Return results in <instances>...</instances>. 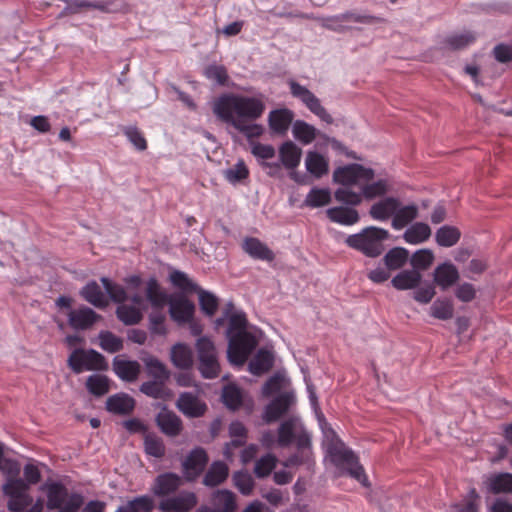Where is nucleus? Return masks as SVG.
I'll return each instance as SVG.
<instances>
[{
	"instance_id": "nucleus-1",
	"label": "nucleus",
	"mask_w": 512,
	"mask_h": 512,
	"mask_svg": "<svg viewBox=\"0 0 512 512\" xmlns=\"http://www.w3.org/2000/svg\"><path fill=\"white\" fill-rule=\"evenodd\" d=\"M265 111L263 96L248 97L223 94L213 104V113L223 123L231 125L248 140L263 134V127L254 123Z\"/></svg>"
},
{
	"instance_id": "nucleus-2",
	"label": "nucleus",
	"mask_w": 512,
	"mask_h": 512,
	"mask_svg": "<svg viewBox=\"0 0 512 512\" xmlns=\"http://www.w3.org/2000/svg\"><path fill=\"white\" fill-rule=\"evenodd\" d=\"M389 236V231L384 228L368 226L358 233L349 235L345 239V244L366 257L376 258L384 252V242Z\"/></svg>"
},
{
	"instance_id": "nucleus-3",
	"label": "nucleus",
	"mask_w": 512,
	"mask_h": 512,
	"mask_svg": "<svg viewBox=\"0 0 512 512\" xmlns=\"http://www.w3.org/2000/svg\"><path fill=\"white\" fill-rule=\"evenodd\" d=\"M328 453L335 466L346 470L352 478L363 486H368L367 475L363 466L359 463L358 457L343 442L339 440L332 442L328 447Z\"/></svg>"
},
{
	"instance_id": "nucleus-4",
	"label": "nucleus",
	"mask_w": 512,
	"mask_h": 512,
	"mask_svg": "<svg viewBox=\"0 0 512 512\" xmlns=\"http://www.w3.org/2000/svg\"><path fill=\"white\" fill-rule=\"evenodd\" d=\"M67 363L76 374H80L85 370L106 371L108 369V362L105 357L94 349H75L69 355Z\"/></svg>"
},
{
	"instance_id": "nucleus-5",
	"label": "nucleus",
	"mask_w": 512,
	"mask_h": 512,
	"mask_svg": "<svg viewBox=\"0 0 512 512\" xmlns=\"http://www.w3.org/2000/svg\"><path fill=\"white\" fill-rule=\"evenodd\" d=\"M374 176L375 172L372 168L352 163L336 168L333 172V181L343 187H361L363 182L372 181Z\"/></svg>"
},
{
	"instance_id": "nucleus-6",
	"label": "nucleus",
	"mask_w": 512,
	"mask_h": 512,
	"mask_svg": "<svg viewBox=\"0 0 512 512\" xmlns=\"http://www.w3.org/2000/svg\"><path fill=\"white\" fill-rule=\"evenodd\" d=\"M257 345L255 337L249 332H238L229 338L227 356L233 365H243Z\"/></svg>"
},
{
	"instance_id": "nucleus-7",
	"label": "nucleus",
	"mask_w": 512,
	"mask_h": 512,
	"mask_svg": "<svg viewBox=\"0 0 512 512\" xmlns=\"http://www.w3.org/2000/svg\"><path fill=\"white\" fill-rule=\"evenodd\" d=\"M29 486L23 479H7L3 485V493L9 500L7 508L11 512H21L32 503L28 494Z\"/></svg>"
},
{
	"instance_id": "nucleus-8",
	"label": "nucleus",
	"mask_w": 512,
	"mask_h": 512,
	"mask_svg": "<svg viewBox=\"0 0 512 512\" xmlns=\"http://www.w3.org/2000/svg\"><path fill=\"white\" fill-rule=\"evenodd\" d=\"M289 87L292 96L300 100L310 112L327 124L333 122L332 116L322 106L320 99L309 89L293 80L289 82Z\"/></svg>"
},
{
	"instance_id": "nucleus-9",
	"label": "nucleus",
	"mask_w": 512,
	"mask_h": 512,
	"mask_svg": "<svg viewBox=\"0 0 512 512\" xmlns=\"http://www.w3.org/2000/svg\"><path fill=\"white\" fill-rule=\"evenodd\" d=\"M310 434L297 417L284 420L278 427L277 445L289 447L292 443L298 444L299 435Z\"/></svg>"
},
{
	"instance_id": "nucleus-10",
	"label": "nucleus",
	"mask_w": 512,
	"mask_h": 512,
	"mask_svg": "<svg viewBox=\"0 0 512 512\" xmlns=\"http://www.w3.org/2000/svg\"><path fill=\"white\" fill-rule=\"evenodd\" d=\"M197 502L194 492L182 491L175 496L162 499L158 508L161 512H190Z\"/></svg>"
},
{
	"instance_id": "nucleus-11",
	"label": "nucleus",
	"mask_w": 512,
	"mask_h": 512,
	"mask_svg": "<svg viewBox=\"0 0 512 512\" xmlns=\"http://www.w3.org/2000/svg\"><path fill=\"white\" fill-rule=\"evenodd\" d=\"M296 448L297 451L282 462L283 466L286 468H292L300 465H307L309 467L313 462L311 434L299 435Z\"/></svg>"
},
{
	"instance_id": "nucleus-12",
	"label": "nucleus",
	"mask_w": 512,
	"mask_h": 512,
	"mask_svg": "<svg viewBox=\"0 0 512 512\" xmlns=\"http://www.w3.org/2000/svg\"><path fill=\"white\" fill-rule=\"evenodd\" d=\"M293 396L289 393H282L274 398L266 407L263 414L265 423L270 424L279 420L285 415L293 403Z\"/></svg>"
},
{
	"instance_id": "nucleus-13",
	"label": "nucleus",
	"mask_w": 512,
	"mask_h": 512,
	"mask_svg": "<svg viewBox=\"0 0 512 512\" xmlns=\"http://www.w3.org/2000/svg\"><path fill=\"white\" fill-rule=\"evenodd\" d=\"M155 421L160 431L169 437L178 436L183 429L181 418L166 407H163L156 415Z\"/></svg>"
},
{
	"instance_id": "nucleus-14",
	"label": "nucleus",
	"mask_w": 512,
	"mask_h": 512,
	"mask_svg": "<svg viewBox=\"0 0 512 512\" xmlns=\"http://www.w3.org/2000/svg\"><path fill=\"white\" fill-rule=\"evenodd\" d=\"M182 478L172 472L158 475L152 485L151 491L155 496L165 497L175 493L182 485Z\"/></svg>"
},
{
	"instance_id": "nucleus-15",
	"label": "nucleus",
	"mask_w": 512,
	"mask_h": 512,
	"mask_svg": "<svg viewBox=\"0 0 512 512\" xmlns=\"http://www.w3.org/2000/svg\"><path fill=\"white\" fill-rule=\"evenodd\" d=\"M208 463V455L203 448L193 449L183 461V469L188 480L199 476Z\"/></svg>"
},
{
	"instance_id": "nucleus-16",
	"label": "nucleus",
	"mask_w": 512,
	"mask_h": 512,
	"mask_svg": "<svg viewBox=\"0 0 512 512\" xmlns=\"http://www.w3.org/2000/svg\"><path fill=\"white\" fill-rule=\"evenodd\" d=\"M101 316L89 307L70 310L68 313L69 325L76 330L89 329Z\"/></svg>"
},
{
	"instance_id": "nucleus-17",
	"label": "nucleus",
	"mask_w": 512,
	"mask_h": 512,
	"mask_svg": "<svg viewBox=\"0 0 512 512\" xmlns=\"http://www.w3.org/2000/svg\"><path fill=\"white\" fill-rule=\"evenodd\" d=\"M176 405L184 415L193 418L203 416L207 410L206 404L190 392L181 393Z\"/></svg>"
},
{
	"instance_id": "nucleus-18",
	"label": "nucleus",
	"mask_w": 512,
	"mask_h": 512,
	"mask_svg": "<svg viewBox=\"0 0 512 512\" xmlns=\"http://www.w3.org/2000/svg\"><path fill=\"white\" fill-rule=\"evenodd\" d=\"M433 280L441 290L445 291L459 280L458 269L450 262L442 263L435 268Z\"/></svg>"
},
{
	"instance_id": "nucleus-19",
	"label": "nucleus",
	"mask_w": 512,
	"mask_h": 512,
	"mask_svg": "<svg viewBox=\"0 0 512 512\" xmlns=\"http://www.w3.org/2000/svg\"><path fill=\"white\" fill-rule=\"evenodd\" d=\"M242 249L252 258L267 262L275 259L274 252L262 241L255 237H247L243 241Z\"/></svg>"
},
{
	"instance_id": "nucleus-20",
	"label": "nucleus",
	"mask_w": 512,
	"mask_h": 512,
	"mask_svg": "<svg viewBox=\"0 0 512 512\" xmlns=\"http://www.w3.org/2000/svg\"><path fill=\"white\" fill-rule=\"evenodd\" d=\"M401 205L399 199L395 197H386L374 203L369 210L370 216L377 221H386L394 217L397 208Z\"/></svg>"
},
{
	"instance_id": "nucleus-21",
	"label": "nucleus",
	"mask_w": 512,
	"mask_h": 512,
	"mask_svg": "<svg viewBox=\"0 0 512 512\" xmlns=\"http://www.w3.org/2000/svg\"><path fill=\"white\" fill-rule=\"evenodd\" d=\"M326 215L331 222L352 226L359 222L360 216L358 211L353 207L337 206L326 210Z\"/></svg>"
},
{
	"instance_id": "nucleus-22",
	"label": "nucleus",
	"mask_w": 512,
	"mask_h": 512,
	"mask_svg": "<svg viewBox=\"0 0 512 512\" xmlns=\"http://www.w3.org/2000/svg\"><path fill=\"white\" fill-rule=\"evenodd\" d=\"M170 316L177 323H186L193 318L195 306L187 298L181 297L175 300H170Z\"/></svg>"
},
{
	"instance_id": "nucleus-23",
	"label": "nucleus",
	"mask_w": 512,
	"mask_h": 512,
	"mask_svg": "<svg viewBox=\"0 0 512 512\" xmlns=\"http://www.w3.org/2000/svg\"><path fill=\"white\" fill-rule=\"evenodd\" d=\"M135 408V400L125 393H118L108 397L106 409L116 415H129Z\"/></svg>"
},
{
	"instance_id": "nucleus-24",
	"label": "nucleus",
	"mask_w": 512,
	"mask_h": 512,
	"mask_svg": "<svg viewBox=\"0 0 512 512\" xmlns=\"http://www.w3.org/2000/svg\"><path fill=\"white\" fill-rule=\"evenodd\" d=\"M294 118V113L287 109L272 110L268 116L270 129L277 134H285Z\"/></svg>"
},
{
	"instance_id": "nucleus-25",
	"label": "nucleus",
	"mask_w": 512,
	"mask_h": 512,
	"mask_svg": "<svg viewBox=\"0 0 512 512\" xmlns=\"http://www.w3.org/2000/svg\"><path fill=\"white\" fill-rule=\"evenodd\" d=\"M306 170L316 179H320L329 172V162L327 158L318 152L310 151L305 158Z\"/></svg>"
},
{
	"instance_id": "nucleus-26",
	"label": "nucleus",
	"mask_w": 512,
	"mask_h": 512,
	"mask_svg": "<svg viewBox=\"0 0 512 512\" xmlns=\"http://www.w3.org/2000/svg\"><path fill=\"white\" fill-rule=\"evenodd\" d=\"M146 298L155 310H162L170 301L168 294L161 289L156 278H150L148 280Z\"/></svg>"
},
{
	"instance_id": "nucleus-27",
	"label": "nucleus",
	"mask_w": 512,
	"mask_h": 512,
	"mask_svg": "<svg viewBox=\"0 0 512 512\" xmlns=\"http://www.w3.org/2000/svg\"><path fill=\"white\" fill-rule=\"evenodd\" d=\"M113 370L120 379L133 382L140 373V364L137 361L122 360L116 357L113 360Z\"/></svg>"
},
{
	"instance_id": "nucleus-28",
	"label": "nucleus",
	"mask_w": 512,
	"mask_h": 512,
	"mask_svg": "<svg viewBox=\"0 0 512 512\" xmlns=\"http://www.w3.org/2000/svg\"><path fill=\"white\" fill-rule=\"evenodd\" d=\"M171 361L174 366L188 370L193 365L192 349L184 343H177L171 348Z\"/></svg>"
},
{
	"instance_id": "nucleus-29",
	"label": "nucleus",
	"mask_w": 512,
	"mask_h": 512,
	"mask_svg": "<svg viewBox=\"0 0 512 512\" xmlns=\"http://www.w3.org/2000/svg\"><path fill=\"white\" fill-rule=\"evenodd\" d=\"M422 275L416 270H403L393 277L391 283L397 290L415 289L419 286Z\"/></svg>"
},
{
	"instance_id": "nucleus-30",
	"label": "nucleus",
	"mask_w": 512,
	"mask_h": 512,
	"mask_svg": "<svg viewBox=\"0 0 512 512\" xmlns=\"http://www.w3.org/2000/svg\"><path fill=\"white\" fill-rule=\"evenodd\" d=\"M228 475L229 468L224 462H213L203 478V484L208 487H216L222 484Z\"/></svg>"
},
{
	"instance_id": "nucleus-31",
	"label": "nucleus",
	"mask_w": 512,
	"mask_h": 512,
	"mask_svg": "<svg viewBox=\"0 0 512 512\" xmlns=\"http://www.w3.org/2000/svg\"><path fill=\"white\" fill-rule=\"evenodd\" d=\"M211 504L218 512H235L237 508L235 494L229 490H216L213 492Z\"/></svg>"
},
{
	"instance_id": "nucleus-32",
	"label": "nucleus",
	"mask_w": 512,
	"mask_h": 512,
	"mask_svg": "<svg viewBox=\"0 0 512 512\" xmlns=\"http://www.w3.org/2000/svg\"><path fill=\"white\" fill-rule=\"evenodd\" d=\"M274 363V357L271 352L260 349L253 359L249 362V371L256 376L268 372Z\"/></svg>"
},
{
	"instance_id": "nucleus-33",
	"label": "nucleus",
	"mask_w": 512,
	"mask_h": 512,
	"mask_svg": "<svg viewBox=\"0 0 512 512\" xmlns=\"http://www.w3.org/2000/svg\"><path fill=\"white\" fill-rule=\"evenodd\" d=\"M167 381L161 380H152L142 383L140 386V391L147 395L148 397L159 399V400H169L172 397V392L166 386Z\"/></svg>"
},
{
	"instance_id": "nucleus-34",
	"label": "nucleus",
	"mask_w": 512,
	"mask_h": 512,
	"mask_svg": "<svg viewBox=\"0 0 512 512\" xmlns=\"http://www.w3.org/2000/svg\"><path fill=\"white\" fill-rule=\"evenodd\" d=\"M418 206L416 204H409L397 208L395 216L392 218V227L395 230H401L409 225L413 220L418 217Z\"/></svg>"
},
{
	"instance_id": "nucleus-35",
	"label": "nucleus",
	"mask_w": 512,
	"mask_h": 512,
	"mask_svg": "<svg viewBox=\"0 0 512 512\" xmlns=\"http://www.w3.org/2000/svg\"><path fill=\"white\" fill-rule=\"evenodd\" d=\"M431 236V228L423 222H416L411 225L404 233L403 239L408 244H420L428 240Z\"/></svg>"
},
{
	"instance_id": "nucleus-36",
	"label": "nucleus",
	"mask_w": 512,
	"mask_h": 512,
	"mask_svg": "<svg viewBox=\"0 0 512 512\" xmlns=\"http://www.w3.org/2000/svg\"><path fill=\"white\" fill-rule=\"evenodd\" d=\"M80 294L87 302L97 308L103 309L108 305V300L106 299L100 286L95 281L85 285L82 288Z\"/></svg>"
},
{
	"instance_id": "nucleus-37",
	"label": "nucleus",
	"mask_w": 512,
	"mask_h": 512,
	"mask_svg": "<svg viewBox=\"0 0 512 512\" xmlns=\"http://www.w3.org/2000/svg\"><path fill=\"white\" fill-rule=\"evenodd\" d=\"M279 155L282 164L287 169H294L300 163L301 149L297 147L293 142L287 141L280 147Z\"/></svg>"
},
{
	"instance_id": "nucleus-38",
	"label": "nucleus",
	"mask_w": 512,
	"mask_h": 512,
	"mask_svg": "<svg viewBox=\"0 0 512 512\" xmlns=\"http://www.w3.org/2000/svg\"><path fill=\"white\" fill-rule=\"evenodd\" d=\"M409 252L402 247H394L390 249L384 256V265L390 271L401 269L408 261Z\"/></svg>"
},
{
	"instance_id": "nucleus-39",
	"label": "nucleus",
	"mask_w": 512,
	"mask_h": 512,
	"mask_svg": "<svg viewBox=\"0 0 512 512\" xmlns=\"http://www.w3.org/2000/svg\"><path fill=\"white\" fill-rule=\"evenodd\" d=\"M390 182L388 179H379L375 182H363L361 190L366 200H372L377 197H382L390 191Z\"/></svg>"
},
{
	"instance_id": "nucleus-40",
	"label": "nucleus",
	"mask_w": 512,
	"mask_h": 512,
	"mask_svg": "<svg viewBox=\"0 0 512 512\" xmlns=\"http://www.w3.org/2000/svg\"><path fill=\"white\" fill-rule=\"evenodd\" d=\"M461 232L457 227L444 225L435 234L436 243L441 247H452L458 243Z\"/></svg>"
},
{
	"instance_id": "nucleus-41",
	"label": "nucleus",
	"mask_w": 512,
	"mask_h": 512,
	"mask_svg": "<svg viewBox=\"0 0 512 512\" xmlns=\"http://www.w3.org/2000/svg\"><path fill=\"white\" fill-rule=\"evenodd\" d=\"M68 496L66 487L60 483H52L47 490V507L60 509Z\"/></svg>"
},
{
	"instance_id": "nucleus-42",
	"label": "nucleus",
	"mask_w": 512,
	"mask_h": 512,
	"mask_svg": "<svg viewBox=\"0 0 512 512\" xmlns=\"http://www.w3.org/2000/svg\"><path fill=\"white\" fill-rule=\"evenodd\" d=\"M331 202V192L327 188H312L304 200V204L310 208H319Z\"/></svg>"
},
{
	"instance_id": "nucleus-43",
	"label": "nucleus",
	"mask_w": 512,
	"mask_h": 512,
	"mask_svg": "<svg viewBox=\"0 0 512 512\" xmlns=\"http://www.w3.org/2000/svg\"><path fill=\"white\" fill-rule=\"evenodd\" d=\"M454 306L450 299L438 298L430 306V315L439 320H449L453 317Z\"/></svg>"
},
{
	"instance_id": "nucleus-44",
	"label": "nucleus",
	"mask_w": 512,
	"mask_h": 512,
	"mask_svg": "<svg viewBox=\"0 0 512 512\" xmlns=\"http://www.w3.org/2000/svg\"><path fill=\"white\" fill-rule=\"evenodd\" d=\"M294 137L303 144H310L316 138L317 130L314 126L302 120H297L292 129Z\"/></svg>"
},
{
	"instance_id": "nucleus-45",
	"label": "nucleus",
	"mask_w": 512,
	"mask_h": 512,
	"mask_svg": "<svg viewBox=\"0 0 512 512\" xmlns=\"http://www.w3.org/2000/svg\"><path fill=\"white\" fill-rule=\"evenodd\" d=\"M117 318L125 325H135L142 320V312L139 308L121 303L116 309Z\"/></svg>"
},
{
	"instance_id": "nucleus-46",
	"label": "nucleus",
	"mask_w": 512,
	"mask_h": 512,
	"mask_svg": "<svg viewBox=\"0 0 512 512\" xmlns=\"http://www.w3.org/2000/svg\"><path fill=\"white\" fill-rule=\"evenodd\" d=\"M334 198L340 203L355 207L362 203L364 196L362 190L360 192H355L352 190V187L342 186L335 190Z\"/></svg>"
},
{
	"instance_id": "nucleus-47",
	"label": "nucleus",
	"mask_w": 512,
	"mask_h": 512,
	"mask_svg": "<svg viewBox=\"0 0 512 512\" xmlns=\"http://www.w3.org/2000/svg\"><path fill=\"white\" fill-rule=\"evenodd\" d=\"M489 490L493 494L512 493V474L499 473L489 480Z\"/></svg>"
},
{
	"instance_id": "nucleus-48",
	"label": "nucleus",
	"mask_w": 512,
	"mask_h": 512,
	"mask_svg": "<svg viewBox=\"0 0 512 512\" xmlns=\"http://www.w3.org/2000/svg\"><path fill=\"white\" fill-rule=\"evenodd\" d=\"M86 388L96 397L103 396L110 390L109 379L104 375H90L86 380Z\"/></svg>"
},
{
	"instance_id": "nucleus-49",
	"label": "nucleus",
	"mask_w": 512,
	"mask_h": 512,
	"mask_svg": "<svg viewBox=\"0 0 512 512\" xmlns=\"http://www.w3.org/2000/svg\"><path fill=\"white\" fill-rule=\"evenodd\" d=\"M144 449L149 456L161 459L164 457L166 448L163 440L155 434L147 433L144 437Z\"/></svg>"
},
{
	"instance_id": "nucleus-50",
	"label": "nucleus",
	"mask_w": 512,
	"mask_h": 512,
	"mask_svg": "<svg viewBox=\"0 0 512 512\" xmlns=\"http://www.w3.org/2000/svg\"><path fill=\"white\" fill-rule=\"evenodd\" d=\"M99 346L108 353H117L123 349V340L110 331L99 333Z\"/></svg>"
},
{
	"instance_id": "nucleus-51",
	"label": "nucleus",
	"mask_w": 512,
	"mask_h": 512,
	"mask_svg": "<svg viewBox=\"0 0 512 512\" xmlns=\"http://www.w3.org/2000/svg\"><path fill=\"white\" fill-rule=\"evenodd\" d=\"M222 400L225 406L230 410L239 409L243 400L241 390L236 385H226L223 388Z\"/></svg>"
},
{
	"instance_id": "nucleus-52",
	"label": "nucleus",
	"mask_w": 512,
	"mask_h": 512,
	"mask_svg": "<svg viewBox=\"0 0 512 512\" xmlns=\"http://www.w3.org/2000/svg\"><path fill=\"white\" fill-rule=\"evenodd\" d=\"M148 375L153 377L154 380L168 381L170 372L166 366L157 358L151 357L145 360Z\"/></svg>"
},
{
	"instance_id": "nucleus-53",
	"label": "nucleus",
	"mask_w": 512,
	"mask_h": 512,
	"mask_svg": "<svg viewBox=\"0 0 512 512\" xmlns=\"http://www.w3.org/2000/svg\"><path fill=\"white\" fill-rule=\"evenodd\" d=\"M434 261V254L429 249H421L416 251L411 259L410 263L413 267L412 270L423 271L428 269Z\"/></svg>"
},
{
	"instance_id": "nucleus-54",
	"label": "nucleus",
	"mask_w": 512,
	"mask_h": 512,
	"mask_svg": "<svg viewBox=\"0 0 512 512\" xmlns=\"http://www.w3.org/2000/svg\"><path fill=\"white\" fill-rule=\"evenodd\" d=\"M277 458L273 454H266L259 458L254 467V474L257 478H265L275 468Z\"/></svg>"
},
{
	"instance_id": "nucleus-55",
	"label": "nucleus",
	"mask_w": 512,
	"mask_h": 512,
	"mask_svg": "<svg viewBox=\"0 0 512 512\" xmlns=\"http://www.w3.org/2000/svg\"><path fill=\"white\" fill-rule=\"evenodd\" d=\"M20 464L18 461L13 459L4 458V446L0 442V471L6 475L7 479H19Z\"/></svg>"
},
{
	"instance_id": "nucleus-56",
	"label": "nucleus",
	"mask_w": 512,
	"mask_h": 512,
	"mask_svg": "<svg viewBox=\"0 0 512 512\" xmlns=\"http://www.w3.org/2000/svg\"><path fill=\"white\" fill-rule=\"evenodd\" d=\"M198 369L205 379L217 378L220 375V364L217 356L199 360Z\"/></svg>"
},
{
	"instance_id": "nucleus-57",
	"label": "nucleus",
	"mask_w": 512,
	"mask_h": 512,
	"mask_svg": "<svg viewBox=\"0 0 512 512\" xmlns=\"http://www.w3.org/2000/svg\"><path fill=\"white\" fill-rule=\"evenodd\" d=\"M199 294V304L201 307V310L209 317L213 316L217 309H218V298L207 291H204L202 289L198 290Z\"/></svg>"
},
{
	"instance_id": "nucleus-58",
	"label": "nucleus",
	"mask_w": 512,
	"mask_h": 512,
	"mask_svg": "<svg viewBox=\"0 0 512 512\" xmlns=\"http://www.w3.org/2000/svg\"><path fill=\"white\" fill-rule=\"evenodd\" d=\"M476 40V36L472 32H463L449 36L445 43L453 50L463 49Z\"/></svg>"
},
{
	"instance_id": "nucleus-59",
	"label": "nucleus",
	"mask_w": 512,
	"mask_h": 512,
	"mask_svg": "<svg viewBox=\"0 0 512 512\" xmlns=\"http://www.w3.org/2000/svg\"><path fill=\"white\" fill-rule=\"evenodd\" d=\"M101 282L112 301L124 303L127 300V293L123 286L113 283L108 278H101Z\"/></svg>"
},
{
	"instance_id": "nucleus-60",
	"label": "nucleus",
	"mask_w": 512,
	"mask_h": 512,
	"mask_svg": "<svg viewBox=\"0 0 512 512\" xmlns=\"http://www.w3.org/2000/svg\"><path fill=\"white\" fill-rule=\"evenodd\" d=\"M204 75L220 86H225L229 79L227 69L223 65H209L205 68Z\"/></svg>"
},
{
	"instance_id": "nucleus-61",
	"label": "nucleus",
	"mask_w": 512,
	"mask_h": 512,
	"mask_svg": "<svg viewBox=\"0 0 512 512\" xmlns=\"http://www.w3.org/2000/svg\"><path fill=\"white\" fill-rule=\"evenodd\" d=\"M195 347L199 360L217 356L214 342L206 336L199 337L196 341Z\"/></svg>"
},
{
	"instance_id": "nucleus-62",
	"label": "nucleus",
	"mask_w": 512,
	"mask_h": 512,
	"mask_svg": "<svg viewBox=\"0 0 512 512\" xmlns=\"http://www.w3.org/2000/svg\"><path fill=\"white\" fill-rule=\"evenodd\" d=\"M233 481L236 486V488L243 494V495H250L254 489L255 482L252 478V476L246 472H236L233 475Z\"/></svg>"
},
{
	"instance_id": "nucleus-63",
	"label": "nucleus",
	"mask_w": 512,
	"mask_h": 512,
	"mask_svg": "<svg viewBox=\"0 0 512 512\" xmlns=\"http://www.w3.org/2000/svg\"><path fill=\"white\" fill-rule=\"evenodd\" d=\"M249 170L243 160L238 161L233 167L225 171V178L230 183H237L247 179Z\"/></svg>"
},
{
	"instance_id": "nucleus-64",
	"label": "nucleus",
	"mask_w": 512,
	"mask_h": 512,
	"mask_svg": "<svg viewBox=\"0 0 512 512\" xmlns=\"http://www.w3.org/2000/svg\"><path fill=\"white\" fill-rule=\"evenodd\" d=\"M132 512H151L155 503L151 496L142 495L130 500L126 505Z\"/></svg>"
}]
</instances>
